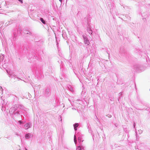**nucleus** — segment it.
Returning a JSON list of instances; mask_svg holds the SVG:
<instances>
[{
	"instance_id": "2",
	"label": "nucleus",
	"mask_w": 150,
	"mask_h": 150,
	"mask_svg": "<svg viewBox=\"0 0 150 150\" xmlns=\"http://www.w3.org/2000/svg\"><path fill=\"white\" fill-rule=\"evenodd\" d=\"M4 55L1 54L0 55V64H3V66L4 67V65L6 64L4 62H3L4 60Z\"/></svg>"
},
{
	"instance_id": "7",
	"label": "nucleus",
	"mask_w": 150,
	"mask_h": 150,
	"mask_svg": "<svg viewBox=\"0 0 150 150\" xmlns=\"http://www.w3.org/2000/svg\"><path fill=\"white\" fill-rule=\"evenodd\" d=\"M79 125L78 123H76L74 125V129L75 131H76L77 129V127Z\"/></svg>"
},
{
	"instance_id": "17",
	"label": "nucleus",
	"mask_w": 150,
	"mask_h": 150,
	"mask_svg": "<svg viewBox=\"0 0 150 150\" xmlns=\"http://www.w3.org/2000/svg\"><path fill=\"white\" fill-rule=\"evenodd\" d=\"M59 0L61 4H62V0Z\"/></svg>"
},
{
	"instance_id": "1",
	"label": "nucleus",
	"mask_w": 150,
	"mask_h": 150,
	"mask_svg": "<svg viewBox=\"0 0 150 150\" xmlns=\"http://www.w3.org/2000/svg\"><path fill=\"white\" fill-rule=\"evenodd\" d=\"M17 109V107L16 105L14 106L13 107H12L9 110L10 113L11 114H20L19 113V111H17L16 112Z\"/></svg>"
},
{
	"instance_id": "19",
	"label": "nucleus",
	"mask_w": 150,
	"mask_h": 150,
	"mask_svg": "<svg viewBox=\"0 0 150 150\" xmlns=\"http://www.w3.org/2000/svg\"><path fill=\"white\" fill-rule=\"evenodd\" d=\"M18 122H19V123H20V124H21V123H22V122H21V121H20V120L19 121H18Z\"/></svg>"
},
{
	"instance_id": "4",
	"label": "nucleus",
	"mask_w": 150,
	"mask_h": 150,
	"mask_svg": "<svg viewBox=\"0 0 150 150\" xmlns=\"http://www.w3.org/2000/svg\"><path fill=\"white\" fill-rule=\"evenodd\" d=\"M6 70L7 74H8L9 76V77H11V78H12L13 77L15 76V74H14V73L11 71H8L7 70Z\"/></svg>"
},
{
	"instance_id": "21",
	"label": "nucleus",
	"mask_w": 150,
	"mask_h": 150,
	"mask_svg": "<svg viewBox=\"0 0 150 150\" xmlns=\"http://www.w3.org/2000/svg\"><path fill=\"white\" fill-rule=\"evenodd\" d=\"M25 150H27V149H26V148H25Z\"/></svg>"
},
{
	"instance_id": "8",
	"label": "nucleus",
	"mask_w": 150,
	"mask_h": 150,
	"mask_svg": "<svg viewBox=\"0 0 150 150\" xmlns=\"http://www.w3.org/2000/svg\"><path fill=\"white\" fill-rule=\"evenodd\" d=\"M88 32L90 34H92V31L91 28H88L87 29Z\"/></svg>"
},
{
	"instance_id": "22",
	"label": "nucleus",
	"mask_w": 150,
	"mask_h": 150,
	"mask_svg": "<svg viewBox=\"0 0 150 150\" xmlns=\"http://www.w3.org/2000/svg\"><path fill=\"white\" fill-rule=\"evenodd\" d=\"M134 127H135V124H134Z\"/></svg>"
},
{
	"instance_id": "14",
	"label": "nucleus",
	"mask_w": 150,
	"mask_h": 150,
	"mask_svg": "<svg viewBox=\"0 0 150 150\" xmlns=\"http://www.w3.org/2000/svg\"><path fill=\"white\" fill-rule=\"evenodd\" d=\"M8 24H7V23H5V25H8V24H10L11 22L10 21L8 22Z\"/></svg>"
},
{
	"instance_id": "6",
	"label": "nucleus",
	"mask_w": 150,
	"mask_h": 150,
	"mask_svg": "<svg viewBox=\"0 0 150 150\" xmlns=\"http://www.w3.org/2000/svg\"><path fill=\"white\" fill-rule=\"evenodd\" d=\"M33 135L32 134L30 133H28L25 134V138L26 139H28L31 137L33 136Z\"/></svg>"
},
{
	"instance_id": "13",
	"label": "nucleus",
	"mask_w": 150,
	"mask_h": 150,
	"mask_svg": "<svg viewBox=\"0 0 150 150\" xmlns=\"http://www.w3.org/2000/svg\"><path fill=\"white\" fill-rule=\"evenodd\" d=\"M78 140L79 142H81V138L80 137H79L78 138Z\"/></svg>"
},
{
	"instance_id": "20",
	"label": "nucleus",
	"mask_w": 150,
	"mask_h": 150,
	"mask_svg": "<svg viewBox=\"0 0 150 150\" xmlns=\"http://www.w3.org/2000/svg\"><path fill=\"white\" fill-rule=\"evenodd\" d=\"M111 117V116L110 115L109 116V117Z\"/></svg>"
},
{
	"instance_id": "3",
	"label": "nucleus",
	"mask_w": 150,
	"mask_h": 150,
	"mask_svg": "<svg viewBox=\"0 0 150 150\" xmlns=\"http://www.w3.org/2000/svg\"><path fill=\"white\" fill-rule=\"evenodd\" d=\"M83 37L84 39V43L85 44L87 45H89V44H90L89 40H88V39L86 37L85 35H83Z\"/></svg>"
},
{
	"instance_id": "5",
	"label": "nucleus",
	"mask_w": 150,
	"mask_h": 150,
	"mask_svg": "<svg viewBox=\"0 0 150 150\" xmlns=\"http://www.w3.org/2000/svg\"><path fill=\"white\" fill-rule=\"evenodd\" d=\"M32 126V123L30 122L26 123L24 125V127L25 129H27L28 128L31 127Z\"/></svg>"
},
{
	"instance_id": "12",
	"label": "nucleus",
	"mask_w": 150,
	"mask_h": 150,
	"mask_svg": "<svg viewBox=\"0 0 150 150\" xmlns=\"http://www.w3.org/2000/svg\"><path fill=\"white\" fill-rule=\"evenodd\" d=\"M76 150H81V145H79L77 147Z\"/></svg>"
},
{
	"instance_id": "18",
	"label": "nucleus",
	"mask_w": 150,
	"mask_h": 150,
	"mask_svg": "<svg viewBox=\"0 0 150 150\" xmlns=\"http://www.w3.org/2000/svg\"><path fill=\"white\" fill-rule=\"evenodd\" d=\"M2 87L1 86H0V90H1V91H2Z\"/></svg>"
},
{
	"instance_id": "16",
	"label": "nucleus",
	"mask_w": 150,
	"mask_h": 150,
	"mask_svg": "<svg viewBox=\"0 0 150 150\" xmlns=\"http://www.w3.org/2000/svg\"><path fill=\"white\" fill-rule=\"evenodd\" d=\"M3 24H2V23L1 22H0V28H1V26H2Z\"/></svg>"
},
{
	"instance_id": "15",
	"label": "nucleus",
	"mask_w": 150,
	"mask_h": 150,
	"mask_svg": "<svg viewBox=\"0 0 150 150\" xmlns=\"http://www.w3.org/2000/svg\"><path fill=\"white\" fill-rule=\"evenodd\" d=\"M19 1H20L21 4L23 3V0H18Z\"/></svg>"
},
{
	"instance_id": "10",
	"label": "nucleus",
	"mask_w": 150,
	"mask_h": 150,
	"mask_svg": "<svg viewBox=\"0 0 150 150\" xmlns=\"http://www.w3.org/2000/svg\"><path fill=\"white\" fill-rule=\"evenodd\" d=\"M74 141L75 143L76 144V137L75 135L74 136Z\"/></svg>"
},
{
	"instance_id": "11",
	"label": "nucleus",
	"mask_w": 150,
	"mask_h": 150,
	"mask_svg": "<svg viewBox=\"0 0 150 150\" xmlns=\"http://www.w3.org/2000/svg\"><path fill=\"white\" fill-rule=\"evenodd\" d=\"M80 145L81 150H84L85 146L82 145Z\"/></svg>"
},
{
	"instance_id": "9",
	"label": "nucleus",
	"mask_w": 150,
	"mask_h": 150,
	"mask_svg": "<svg viewBox=\"0 0 150 150\" xmlns=\"http://www.w3.org/2000/svg\"><path fill=\"white\" fill-rule=\"evenodd\" d=\"M40 20L43 24H45V21L44 20V19L42 18H40Z\"/></svg>"
}]
</instances>
